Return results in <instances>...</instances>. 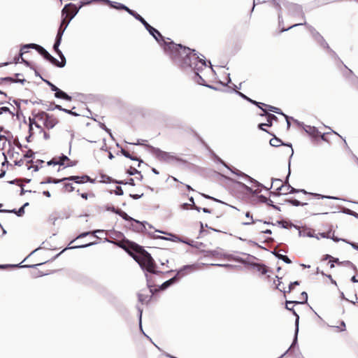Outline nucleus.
I'll return each mask as SVG.
<instances>
[{"label":"nucleus","instance_id":"58836bf2","mask_svg":"<svg viewBox=\"0 0 358 358\" xmlns=\"http://www.w3.org/2000/svg\"><path fill=\"white\" fill-rule=\"evenodd\" d=\"M45 83L50 87L52 91L55 92L58 87L51 83L50 81L46 80Z\"/></svg>","mask_w":358,"mask_h":358},{"label":"nucleus","instance_id":"6e6d98bb","mask_svg":"<svg viewBox=\"0 0 358 358\" xmlns=\"http://www.w3.org/2000/svg\"><path fill=\"white\" fill-rule=\"evenodd\" d=\"M144 141H140V140H138L137 142L136 143H131V144H134V145H143V142Z\"/></svg>","mask_w":358,"mask_h":358},{"label":"nucleus","instance_id":"f03ea898","mask_svg":"<svg viewBox=\"0 0 358 358\" xmlns=\"http://www.w3.org/2000/svg\"><path fill=\"white\" fill-rule=\"evenodd\" d=\"M133 248L137 254L132 255V257L138 263L140 266L150 273H156L155 264L151 255L137 245Z\"/></svg>","mask_w":358,"mask_h":358},{"label":"nucleus","instance_id":"bf43d9fd","mask_svg":"<svg viewBox=\"0 0 358 358\" xmlns=\"http://www.w3.org/2000/svg\"><path fill=\"white\" fill-rule=\"evenodd\" d=\"M264 126H266V124H264V123H262V124H259L258 127H259V128L260 129L265 131V129H264V127H263Z\"/></svg>","mask_w":358,"mask_h":358},{"label":"nucleus","instance_id":"052dcab7","mask_svg":"<svg viewBox=\"0 0 358 358\" xmlns=\"http://www.w3.org/2000/svg\"><path fill=\"white\" fill-rule=\"evenodd\" d=\"M285 118H286V120H287V128L289 129V127H290V122H289V120L288 119V116H287L286 115H285Z\"/></svg>","mask_w":358,"mask_h":358},{"label":"nucleus","instance_id":"ddd939ff","mask_svg":"<svg viewBox=\"0 0 358 358\" xmlns=\"http://www.w3.org/2000/svg\"><path fill=\"white\" fill-rule=\"evenodd\" d=\"M43 57L47 60L50 61L52 64H55L57 66L63 67L65 65V62L59 63L57 59L53 57L49 52L46 50V52L43 54Z\"/></svg>","mask_w":358,"mask_h":358},{"label":"nucleus","instance_id":"3c124183","mask_svg":"<svg viewBox=\"0 0 358 358\" xmlns=\"http://www.w3.org/2000/svg\"><path fill=\"white\" fill-rule=\"evenodd\" d=\"M138 311H139V323H140V327H141V329H142V327H141L142 310H141L140 308H138Z\"/></svg>","mask_w":358,"mask_h":358},{"label":"nucleus","instance_id":"69168bd1","mask_svg":"<svg viewBox=\"0 0 358 358\" xmlns=\"http://www.w3.org/2000/svg\"><path fill=\"white\" fill-rule=\"evenodd\" d=\"M55 108H57V109H58V110H62V111H64V108H62V106H59V105H56V106H55Z\"/></svg>","mask_w":358,"mask_h":358},{"label":"nucleus","instance_id":"ea45409f","mask_svg":"<svg viewBox=\"0 0 358 358\" xmlns=\"http://www.w3.org/2000/svg\"><path fill=\"white\" fill-rule=\"evenodd\" d=\"M342 212L345 214H347V215H354L353 213L354 211H352V210L349 209V208H343L342 210Z\"/></svg>","mask_w":358,"mask_h":358},{"label":"nucleus","instance_id":"09e8293b","mask_svg":"<svg viewBox=\"0 0 358 358\" xmlns=\"http://www.w3.org/2000/svg\"><path fill=\"white\" fill-rule=\"evenodd\" d=\"M138 173V171L136 169L131 168L129 171V173L130 175H134L135 173Z\"/></svg>","mask_w":358,"mask_h":358},{"label":"nucleus","instance_id":"423d86ee","mask_svg":"<svg viewBox=\"0 0 358 358\" xmlns=\"http://www.w3.org/2000/svg\"><path fill=\"white\" fill-rule=\"evenodd\" d=\"M137 16H136V19L139 20L141 23H142V25H144V27H145V29L149 31V33L155 38V40L157 41V42H160V39L163 42V45H164V48L165 47V43H168L167 42H166L164 40V38L163 36L161 35V34L156 29H155L154 27H152V26H150L140 15H136Z\"/></svg>","mask_w":358,"mask_h":358},{"label":"nucleus","instance_id":"6e6552de","mask_svg":"<svg viewBox=\"0 0 358 358\" xmlns=\"http://www.w3.org/2000/svg\"><path fill=\"white\" fill-rule=\"evenodd\" d=\"M79 10V8H77L76 6L72 3H69L65 6V7L62 9V15L65 14L68 16L70 14V17L67 21V24H69L71 20L76 15Z\"/></svg>","mask_w":358,"mask_h":358},{"label":"nucleus","instance_id":"2eb2a0df","mask_svg":"<svg viewBox=\"0 0 358 358\" xmlns=\"http://www.w3.org/2000/svg\"><path fill=\"white\" fill-rule=\"evenodd\" d=\"M259 106L260 107H259V108H261L263 110V112H264L263 113L260 114L261 116L267 115H268L267 110H269V111H271V112L274 113V110H277L276 107H274V106H270V105H266V104H264V103H260Z\"/></svg>","mask_w":358,"mask_h":358},{"label":"nucleus","instance_id":"4468645a","mask_svg":"<svg viewBox=\"0 0 358 358\" xmlns=\"http://www.w3.org/2000/svg\"><path fill=\"white\" fill-rule=\"evenodd\" d=\"M34 125L38 129H39L41 131H43V129L41 128V122H38L36 120V114L34 115L33 118H29V132L31 133V135L32 134Z\"/></svg>","mask_w":358,"mask_h":358},{"label":"nucleus","instance_id":"aec40b11","mask_svg":"<svg viewBox=\"0 0 358 358\" xmlns=\"http://www.w3.org/2000/svg\"><path fill=\"white\" fill-rule=\"evenodd\" d=\"M289 12L294 15L296 13H302V10L300 6L296 4H290L289 8Z\"/></svg>","mask_w":358,"mask_h":358},{"label":"nucleus","instance_id":"0e129e2a","mask_svg":"<svg viewBox=\"0 0 358 358\" xmlns=\"http://www.w3.org/2000/svg\"><path fill=\"white\" fill-rule=\"evenodd\" d=\"M265 1H266V0H254L255 3H264Z\"/></svg>","mask_w":358,"mask_h":358},{"label":"nucleus","instance_id":"4d7b16f0","mask_svg":"<svg viewBox=\"0 0 358 358\" xmlns=\"http://www.w3.org/2000/svg\"><path fill=\"white\" fill-rule=\"evenodd\" d=\"M43 194L47 197H50V193L49 191H43Z\"/></svg>","mask_w":358,"mask_h":358},{"label":"nucleus","instance_id":"49530a36","mask_svg":"<svg viewBox=\"0 0 358 358\" xmlns=\"http://www.w3.org/2000/svg\"><path fill=\"white\" fill-rule=\"evenodd\" d=\"M9 111V108L8 107H1L0 108V115L3 113Z\"/></svg>","mask_w":358,"mask_h":358},{"label":"nucleus","instance_id":"9b49d317","mask_svg":"<svg viewBox=\"0 0 358 358\" xmlns=\"http://www.w3.org/2000/svg\"><path fill=\"white\" fill-rule=\"evenodd\" d=\"M66 162H70V159L67 156L63 155L60 157L53 158L50 162H48V164L66 166Z\"/></svg>","mask_w":358,"mask_h":358},{"label":"nucleus","instance_id":"de8ad7c7","mask_svg":"<svg viewBox=\"0 0 358 358\" xmlns=\"http://www.w3.org/2000/svg\"><path fill=\"white\" fill-rule=\"evenodd\" d=\"M101 128L103 129L105 131H106L108 133H109L110 136L111 138H113V135L112 134L110 133V130L108 129L104 124H102L101 125Z\"/></svg>","mask_w":358,"mask_h":358},{"label":"nucleus","instance_id":"7c9ffc66","mask_svg":"<svg viewBox=\"0 0 358 358\" xmlns=\"http://www.w3.org/2000/svg\"><path fill=\"white\" fill-rule=\"evenodd\" d=\"M238 94H239L241 97H243V98H244L245 99H246V100L249 101L250 102H251V103H254V104L257 105L258 107H260V106H259L260 102H257V101H253V100L250 99V98L247 97L245 95H244V94H242L241 92H238Z\"/></svg>","mask_w":358,"mask_h":358},{"label":"nucleus","instance_id":"bb28decb","mask_svg":"<svg viewBox=\"0 0 358 358\" xmlns=\"http://www.w3.org/2000/svg\"><path fill=\"white\" fill-rule=\"evenodd\" d=\"M245 217H247V219H248V220L245 221L243 223L244 225H249V224L255 223L252 216L250 215V213L249 212H247L245 213Z\"/></svg>","mask_w":358,"mask_h":358},{"label":"nucleus","instance_id":"2f4dec72","mask_svg":"<svg viewBox=\"0 0 358 358\" xmlns=\"http://www.w3.org/2000/svg\"><path fill=\"white\" fill-rule=\"evenodd\" d=\"M64 180L62 179H59V180H57V179H53V178H49L45 182H43L42 183H59L62 181H64Z\"/></svg>","mask_w":358,"mask_h":358},{"label":"nucleus","instance_id":"680f3d73","mask_svg":"<svg viewBox=\"0 0 358 358\" xmlns=\"http://www.w3.org/2000/svg\"><path fill=\"white\" fill-rule=\"evenodd\" d=\"M127 183L130 184V185H134V179H133V178H130V179L129 180V181H128Z\"/></svg>","mask_w":358,"mask_h":358},{"label":"nucleus","instance_id":"7ed1b4c3","mask_svg":"<svg viewBox=\"0 0 358 358\" xmlns=\"http://www.w3.org/2000/svg\"><path fill=\"white\" fill-rule=\"evenodd\" d=\"M278 191H282V194H287L291 193H296V192H302L305 194H310L313 195L318 199H337L336 197L334 196H324L320 194H315V193H310L308 192L304 189H296L294 187H292L289 184H281L279 187H277Z\"/></svg>","mask_w":358,"mask_h":358},{"label":"nucleus","instance_id":"9d476101","mask_svg":"<svg viewBox=\"0 0 358 358\" xmlns=\"http://www.w3.org/2000/svg\"><path fill=\"white\" fill-rule=\"evenodd\" d=\"M63 180H73V181H74L75 182H76L78 184L85 183V182H92V183L94 182V179H91L87 176H83L81 177H79V176H71V177H69V178H63Z\"/></svg>","mask_w":358,"mask_h":358},{"label":"nucleus","instance_id":"c85d7f7f","mask_svg":"<svg viewBox=\"0 0 358 358\" xmlns=\"http://www.w3.org/2000/svg\"><path fill=\"white\" fill-rule=\"evenodd\" d=\"M120 8H121L122 10H124L127 11L130 15L134 16L135 18H136V16H137L136 15H138V13H136L134 10L129 9L128 7H127L124 5V6H120Z\"/></svg>","mask_w":358,"mask_h":358},{"label":"nucleus","instance_id":"774afa93","mask_svg":"<svg viewBox=\"0 0 358 358\" xmlns=\"http://www.w3.org/2000/svg\"><path fill=\"white\" fill-rule=\"evenodd\" d=\"M352 282H358V280H357L355 276H352L351 278Z\"/></svg>","mask_w":358,"mask_h":358},{"label":"nucleus","instance_id":"a211bd4d","mask_svg":"<svg viewBox=\"0 0 358 358\" xmlns=\"http://www.w3.org/2000/svg\"><path fill=\"white\" fill-rule=\"evenodd\" d=\"M55 96L57 98L63 99H65L66 101H71V97L70 96H69L66 93H65L64 92L62 91L59 88L55 91Z\"/></svg>","mask_w":358,"mask_h":358},{"label":"nucleus","instance_id":"dca6fc26","mask_svg":"<svg viewBox=\"0 0 358 358\" xmlns=\"http://www.w3.org/2000/svg\"><path fill=\"white\" fill-rule=\"evenodd\" d=\"M116 213L119 214L125 220L131 221V222H136V224H140L141 225H142L143 227H145V226L143 223H141L139 221L133 219L132 217H129L124 211L118 210V211H116Z\"/></svg>","mask_w":358,"mask_h":358},{"label":"nucleus","instance_id":"603ef678","mask_svg":"<svg viewBox=\"0 0 358 358\" xmlns=\"http://www.w3.org/2000/svg\"><path fill=\"white\" fill-rule=\"evenodd\" d=\"M213 265L217 266H222V267H231V266L229 264H213Z\"/></svg>","mask_w":358,"mask_h":358},{"label":"nucleus","instance_id":"39448f33","mask_svg":"<svg viewBox=\"0 0 358 358\" xmlns=\"http://www.w3.org/2000/svg\"><path fill=\"white\" fill-rule=\"evenodd\" d=\"M150 152L159 160H160L162 162H171L177 159L176 157L173 153L162 151V150H159V148L150 147Z\"/></svg>","mask_w":358,"mask_h":358},{"label":"nucleus","instance_id":"b1692460","mask_svg":"<svg viewBox=\"0 0 358 358\" xmlns=\"http://www.w3.org/2000/svg\"><path fill=\"white\" fill-rule=\"evenodd\" d=\"M138 300L141 303H148V301H149V298L151 297V296H145L143 294H138Z\"/></svg>","mask_w":358,"mask_h":358},{"label":"nucleus","instance_id":"f704fd0d","mask_svg":"<svg viewBox=\"0 0 358 358\" xmlns=\"http://www.w3.org/2000/svg\"><path fill=\"white\" fill-rule=\"evenodd\" d=\"M38 46H39V45H37L35 43H29V44L24 45L22 48L23 49L24 48H34L35 50H37Z\"/></svg>","mask_w":358,"mask_h":358},{"label":"nucleus","instance_id":"8fccbe9b","mask_svg":"<svg viewBox=\"0 0 358 358\" xmlns=\"http://www.w3.org/2000/svg\"><path fill=\"white\" fill-rule=\"evenodd\" d=\"M90 234V232H84V233H82L81 234H80L77 238H83V237H85L87 235H89Z\"/></svg>","mask_w":358,"mask_h":358},{"label":"nucleus","instance_id":"e433bc0d","mask_svg":"<svg viewBox=\"0 0 358 358\" xmlns=\"http://www.w3.org/2000/svg\"><path fill=\"white\" fill-rule=\"evenodd\" d=\"M93 245L92 243H87V244H85V245H80V246H73V247H70V248H65L63 251L67 250V249H74V248H86V247H88V246H90Z\"/></svg>","mask_w":358,"mask_h":358},{"label":"nucleus","instance_id":"864d4df0","mask_svg":"<svg viewBox=\"0 0 358 358\" xmlns=\"http://www.w3.org/2000/svg\"><path fill=\"white\" fill-rule=\"evenodd\" d=\"M145 276H146V279H147V282H148V286L149 287H152V285L150 283V277L148 276V274H145Z\"/></svg>","mask_w":358,"mask_h":358},{"label":"nucleus","instance_id":"412c9836","mask_svg":"<svg viewBox=\"0 0 358 358\" xmlns=\"http://www.w3.org/2000/svg\"><path fill=\"white\" fill-rule=\"evenodd\" d=\"M177 279V275H176L175 277L171 278L170 280L164 282L161 286H160V289H166L168 287H169L171 285H172L175 281Z\"/></svg>","mask_w":358,"mask_h":358},{"label":"nucleus","instance_id":"1a4fd4ad","mask_svg":"<svg viewBox=\"0 0 358 358\" xmlns=\"http://www.w3.org/2000/svg\"><path fill=\"white\" fill-rule=\"evenodd\" d=\"M199 268V266L197 264L185 265L177 271L176 275L177 277L180 275L182 277L188 273L194 272Z\"/></svg>","mask_w":358,"mask_h":358},{"label":"nucleus","instance_id":"a19ab883","mask_svg":"<svg viewBox=\"0 0 358 358\" xmlns=\"http://www.w3.org/2000/svg\"><path fill=\"white\" fill-rule=\"evenodd\" d=\"M18 216L22 215V214L24 213V206H22L17 212L13 210Z\"/></svg>","mask_w":358,"mask_h":358},{"label":"nucleus","instance_id":"79ce46f5","mask_svg":"<svg viewBox=\"0 0 358 358\" xmlns=\"http://www.w3.org/2000/svg\"><path fill=\"white\" fill-rule=\"evenodd\" d=\"M76 164H77L76 162H75V161L73 162V161L70 160V162H66L65 167L74 166L76 165Z\"/></svg>","mask_w":358,"mask_h":358},{"label":"nucleus","instance_id":"473e14b6","mask_svg":"<svg viewBox=\"0 0 358 358\" xmlns=\"http://www.w3.org/2000/svg\"><path fill=\"white\" fill-rule=\"evenodd\" d=\"M300 299H301V303H304L307 302L308 300V294L306 292H303L301 294Z\"/></svg>","mask_w":358,"mask_h":358},{"label":"nucleus","instance_id":"20e7f679","mask_svg":"<svg viewBox=\"0 0 358 358\" xmlns=\"http://www.w3.org/2000/svg\"><path fill=\"white\" fill-rule=\"evenodd\" d=\"M36 120L41 122V126L43 125L48 129H52L58 123L56 117L50 115L45 112L38 113L36 114Z\"/></svg>","mask_w":358,"mask_h":358},{"label":"nucleus","instance_id":"393cba45","mask_svg":"<svg viewBox=\"0 0 358 358\" xmlns=\"http://www.w3.org/2000/svg\"><path fill=\"white\" fill-rule=\"evenodd\" d=\"M270 145L271 146H273V147H278V146H280V144L282 143L280 139L276 138V137H274L273 138H271L270 140Z\"/></svg>","mask_w":358,"mask_h":358},{"label":"nucleus","instance_id":"0eeeda50","mask_svg":"<svg viewBox=\"0 0 358 358\" xmlns=\"http://www.w3.org/2000/svg\"><path fill=\"white\" fill-rule=\"evenodd\" d=\"M234 173H236V175L238 176H242L243 178H245L246 179H248V180L250 181L251 183H254V186L255 187H257L256 189L255 190H252V188L250 187H248L245 185H243V187L246 189L247 192H250V193H252V194H255V193H257L259 192H260V189H259V187L262 186V184H260L259 182H258L257 181L255 180L254 179L251 178L250 176H247L246 174L241 172L240 171L238 170H236V172H234Z\"/></svg>","mask_w":358,"mask_h":358},{"label":"nucleus","instance_id":"4c0bfd02","mask_svg":"<svg viewBox=\"0 0 358 358\" xmlns=\"http://www.w3.org/2000/svg\"><path fill=\"white\" fill-rule=\"evenodd\" d=\"M115 193L117 195H122L124 192L121 187L117 186Z\"/></svg>","mask_w":358,"mask_h":358},{"label":"nucleus","instance_id":"f3484780","mask_svg":"<svg viewBox=\"0 0 358 358\" xmlns=\"http://www.w3.org/2000/svg\"><path fill=\"white\" fill-rule=\"evenodd\" d=\"M61 41H62L56 39L55 42V44H54V46H53V48H54L55 51L57 52V54L61 58L62 62H65L66 63L65 57H64V55L62 54V52H61V50L59 49V45L61 43Z\"/></svg>","mask_w":358,"mask_h":358},{"label":"nucleus","instance_id":"4be33fe9","mask_svg":"<svg viewBox=\"0 0 358 358\" xmlns=\"http://www.w3.org/2000/svg\"><path fill=\"white\" fill-rule=\"evenodd\" d=\"M68 25L69 24H66V25H64V27H62V26L59 27V30L57 31V36H56V39L57 40L62 41V36L64 34V32L66 30V29Z\"/></svg>","mask_w":358,"mask_h":358},{"label":"nucleus","instance_id":"a878e982","mask_svg":"<svg viewBox=\"0 0 358 358\" xmlns=\"http://www.w3.org/2000/svg\"><path fill=\"white\" fill-rule=\"evenodd\" d=\"M275 255L278 258L282 259L284 262L287 264H291L292 261L285 255H281L279 252L275 253Z\"/></svg>","mask_w":358,"mask_h":358},{"label":"nucleus","instance_id":"f257e3e1","mask_svg":"<svg viewBox=\"0 0 358 358\" xmlns=\"http://www.w3.org/2000/svg\"><path fill=\"white\" fill-rule=\"evenodd\" d=\"M165 43L164 51L170 55L173 59L180 64L183 67L189 66L192 68L199 80L196 82L203 85L201 81L203 78L199 76V71L206 67V62L204 57L200 58L195 52L194 50L183 47L181 45L169 42Z\"/></svg>","mask_w":358,"mask_h":358},{"label":"nucleus","instance_id":"e2e57ef3","mask_svg":"<svg viewBox=\"0 0 358 358\" xmlns=\"http://www.w3.org/2000/svg\"><path fill=\"white\" fill-rule=\"evenodd\" d=\"M274 113H278V114H282V115H285V114H283L281 111H280V109H279L278 108H277V110H274Z\"/></svg>","mask_w":358,"mask_h":358},{"label":"nucleus","instance_id":"cd10ccee","mask_svg":"<svg viewBox=\"0 0 358 358\" xmlns=\"http://www.w3.org/2000/svg\"><path fill=\"white\" fill-rule=\"evenodd\" d=\"M267 123H266V126L271 127L272 125V120H276L277 117L275 115L273 114H268L267 115Z\"/></svg>","mask_w":358,"mask_h":358},{"label":"nucleus","instance_id":"6ab92c4d","mask_svg":"<svg viewBox=\"0 0 358 358\" xmlns=\"http://www.w3.org/2000/svg\"><path fill=\"white\" fill-rule=\"evenodd\" d=\"M299 317L297 316V319H296V321H295L296 329H295V336H294L293 343H292L291 347L289 348H288V350L283 354L284 355H285L287 353V352L289 350H290V348L292 347H293L294 345H295L297 342V335H298V332H299Z\"/></svg>","mask_w":358,"mask_h":358},{"label":"nucleus","instance_id":"72a5a7b5","mask_svg":"<svg viewBox=\"0 0 358 358\" xmlns=\"http://www.w3.org/2000/svg\"><path fill=\"white\" fill-rule=\"evenodd\" d=\"M289 202L290 203H292L293 206H304V205H306L307 203H301L299 201L296 200V199H292V200H289Z\"/></svg>","mask_w":358,"mask_h":358},{"label":"nucleus","instance_id":"338daca9","mask_svg":"<svg viewBox=\"0 0 358 358\" xmlns=\"http://www.w3.org/2000/svg\"><path fill=\"white\" fill-rule=\"evenodd\" d=\"M81 197L85 199H87V194H86V193L81 194Z\"/></svg>","mask_w":358,"mask_h":358},{"label":"nucleus","instance_id":"c03bdc74","mask_svg":"<svg viewBox=\"0 0 358 358\" xmlns=\"http://www.w3.org/2000/svg\"><path fill=\"white\" fill-rule=\"evenodd\" d=\"M299 282L298 281H295L294 282H291L289 286V292H290L292 289H293V287L294 285H299Z\"/></svg>","mask_w":358,"mask_h":358},{"label":"nucleus","instance_id":"13d9d810","mask_svg":"<svg viewBox=\"0 0 358 358\" xmlns=\"http://www.w3.org/2000/svg\"><path fill=\"white\" fill-rule=\"evenodd\" d=\"M66 17H67V16L66 15V17H65L63 19V20L62 21V23H61V25H60V26H62V27H63V26H64V24H65V25L66 24V22H67V21H66Z\"/></svg>","mask_w":358,"mask_h":358},{"label":"nucleus","instance_id":"f8f14e48","mask_svg":"<svg viewBox=\"0 0 358 358\" xmlns=\"http://www.w3.org/2000/svg\"><path fill=\"white\" fill-rule=\"evenodd\" d=\"M156 232H159V233H161V234H167L169 236V237H164V236H153L154 238H160V239H162V240H168V241H173V242H176V241H180V238L176 236V235H173V234H168L165 231H156Z\"/></svg>","mask_w":358,"mask_h":358},{"label":"nucleus","instance_id":"37998d69","mask_svg":"<svg viewBox=\"0 0 358 358\" xmlns=\"http://www.w3.org/2000/svg\"><path fill=\"white\" fill-rule=\"evenodd\" d=\"M42 56L43 55V54L46 52V50L44 49L43 47H41V45H39L36 50Z\"/></svg>","mask_w":358,"mask_h":358},{"label":"nucleus","instance_id":"a18cd8bd","mask_svg":"<svg viewBox=\"0 0 358 358\" xmlns=\"http://www.w3.org/2000/svg\"><path fill=\"white\" fill-rule=\"evenodd\" d=\"M65 187L69 192H72L73 190V187L71 184H65Z\"/></svg>","mask_w":358,"mask_h":358},{"label":"nucleus","instance_id":"5fc2aeb1","mask_svg":"<svg viewBox=\"0 0 358 358\" xmlns=\"http://www.w3.org/2000/svg\"><path fill=\"white\" fill-rule=\"evenodd\" d=\"M338 259H334V261H330L329 262V264H330V268H334V262H338Z\"/></svg>","mask_w":358,"mask_h":358},{"label":"nucleus","instance_id":"c9c22d12","mask_svg":"<svg viewBox=\"0 0 358 358\" xmlns=\"http://www.w3.org/2000/svg\"><path fill=\"white\" fill-rule=\"evenodd\" d=\"M282 183V181L279 179H273L271 186H276V188L279 187Z\"/></svg>","mask_w":358,"mask_h":358},{"label":"nucleus","instance_id":"c756f323","mask_svg":"<svg viewBox=\"0 0 358 358\" xmlns=\"http://www.w3.org/2000/svg\"><path fill=\"white\" fill-rule=\"evenodd\" d=\"M122 154L127 158H129L131 160L138 161V159L136 157H133L127 151L124 149L121 150Z\"/></svg>","mask_w":358,"mask_h":358},{"label":"nucleus","instance_id":"5701e85b","mask_svg":"<svg viewBox=\"0 0 358 358\" xmlns=\"http://www.w3.org/2000/svg\"><path fill=\"white\" fill-rule=\"evenodd\" d=\"M294 303H299V302L297 301H286V308L289 310H293V313L294 315H296V317L299 315L296 313V312L293 310V308H294Z\"/></svg>","mask_w":358,"mask_h":358}]
</instances>
